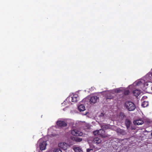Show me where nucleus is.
<instances>
[{
    "mask_svg": "<svg viewBox=\"0 0 152 152\" xmlns=\"http://www.w3.org/2000/svg\"><path fill=\"white\" fill-rule=\"evenodd\" d=\"M99 130H97L95 131H94L93 132V134L94 135H96L97 134L98 135L99 132H98Z\"/></svg>",
    "mask_w": 152,
    "mask_h": 152,
    "instance_id": "obj_22",
    "label": "nucleus"
},
{
    "mask_svg": "<svg viewBox=\"0 0 152 152\" xmlns=\"http://www.w3.org/2000/svg\"><path fill=\"white\" fill-rule=\"evenodd\" d=\"M94 143L99 144L100 143L102 140H101L98 137H95L94 139Z\"/></svg>",
    "mask_w": 152,
    "mask_h": 152,
    "instance_id": "obj_13",
    "label": "nucleus"
},
{
    "mask_svg": "<svg viewBox=\"0 0 152 152\" xmlns=\"http://www.w3.org/2000/svg\"><path fill=\"white\" fill-rule=\"evenodd\" d=\"M151 76L152 77V72L151 74Z\"/></svg>",
    "mask_w": 152,
    "mask_h": 152,
    "instance_id": "obj_27",
    "label": "nucleus"
},
{
    "mask_svg": "<svg viewBox=\"0 0 152 152\" xmlns=\"http://www.w3.org/2000/svg\"><path fill=\"white\" fill-rule=\"evenodd\" d=\"M116 132L119 135H124L126 134V132L124 130L119 128L116 129Z\"/></svg>",
    "mask_w": 152,
    "mask_h": 152,
    "instance_id": "obj_7",
    "label": "nucleus"
},
{
    "mask_svg": "<svg viewBox=\"0 0 152 152\" xmlns=\"http://www.w3.org/2000/svg\"><path fill=\"white\" fill-rule=\"evenodd\" d=\"M99 134L102 137H107V135L105 134V131L104 129H100L98 131Z\"/></svg>",
    "mask_w": 152,
    "mask_h": 152,
    "instance_id": "obj_9",
    "label": "nucleus"
},
{
    "mask_svg": "<svg viewBox=\"0 0 152 152\" xmlns=\"http://www.w3.org/2000/svg\"><path fill=\"white\" fill-rule=\"evenodd\" d=\"M39 147L40 150L42 151L45 149L46 146L47 145L46 141H42V139H40L39 140Z\"/></svg>",
    "mask_w": 152,
    "mask_h": 152,
    "instance_id": "obj_2",
    "label": "nucleus"
},
{
    "mask_svg": "<svg viewBox=\"0 0 152 152\" xmlns=\"http://www.w3.org/2000/svg\"><path fill=\"white\" fill-rule=\"evenodd\" d=\"M74 150L75 152H83V151L79 147H75L74 148Z\"/></svg>",
    "mask_w": 152,
    "mask_h": 152,
    "instance_id": "obj_18",
    "label": "nucleus"
},
{
    "mask_svg": "<svg viewBox=\"0 0 152 152\" xmlns=\"http://www.w3.org/2000/svg\"><path fill=\"white\" fill-rule=\"evenodd\" d=\"M151 90L152 91V86L151 87Z\"/></svg>",
    "mask_w": 152,
    "mask_h": 152,
    "instance_id": "obj_26",
    "label": "nucleus"
},
{
    "mask_svg": "<svg viewBox=\"0 0 152 152\" xmlns=\"http://www.w3.org/2000/svg\"><path fill=\"white\" fill-rule=\"evenodd\" d=\"M72 140L74 141H75L77 142H81L82 140V138H79L77 137V136L73 137L72 138Z\"/></svg>",
    "mask_w": 152,
    "mask_h": 152,
    "instance_id": "obj_17",
    "label": "nucleus"
},
{
    "mask_svg": "<svg viewBox=\"0 0 152 152\" xmlns=\"http://www.w3.org/2000/svg\"><path fill=\"white\" fill-rule=\"evenodd\" d=\"M143 121L140 119L135 120L134 121V124L135 125H142L143 124Z\"/></svg>",
    "mask_w": 152,
    "mask_h": 152,
    "instance_id": "obj_10",
    "label": "nucleus"
},
{
    "mask_svg": "<svg viewBox=\"0 0 152 152\" xmlns=\"http://www.w3.org/2000/svg\"><path fill=\"white\" fill-rule=\"evenodd\" d=\"M149 104L148 102L144 101L142 104V107H147Z\"/></svg>",
    "mask_w": 152,
    "mask_h": 152,
    "instance_id": "obj_19",
    "label": "nucleus"
},
{
    "mask_svg": "<svg viewBox=\"0 0 152 152\" xmlns=\"http://www.w3.org/2000/svg\"><path fill=\"white\" fill-rule=\"evenodd\" d=\"M79 99L78 96L77 94L74 95L72 97V101L73 102H77Z\"/></svg>",
    "mask_w": 152,
    "mask_h": 152,
    "instance_id": "obj_12",
    "label": "nucleus"
},
{
    "mask_svg": "<svg viewBox=\"0 0 152 152\" xmlns=\"http://www.w3.org/2000/svg\"><path fill=\"white\" fill-rule=\"evenodd\" d=\"M151 136L152 137V132L151 134Z\"/></svg>",
    "mask_w": 152,
    "mask_h": 152,
    "instance_id": "obj_28",
    "label": "nucleus"
},
{
    "mask_svg": "<svg viewBox=\"0 0 152 152\" xmlns=\"http://www.w3.org/2000/svg\"><path fill=\"white\" fill-rule=\"evenodd\" d=\"M121 91H122L120 89H118L117 90V93H120Z\"/></svg>",
    "mask_w": 152,
    "mask_h": 152,
    "instance_id": "obj_25",
    "label": "nucleus"
},
{
    "mask_svg": "<svg viewBox=\"0 0 152 152\" xmlns=\"http://www.w3.org/2000/svg\"><path fill=\"white\" fill-rule=\"evenodd\" d=\"M91 150L92 151L93 149H89V148L87 149V152H90V151H91Z\"/></svg>",
    "mask_w": 152,
    "mask_h": 152,
    "instance_id": "obj_24",
    "label": "nucleus"
},
{
    "mask_svg": "<svg viewBox=\"0 0 152 152\" xmlns=\"http://www.w3.org/2000/svg\"><path fill=\"white\" fill-rule=\"evenodd\" d=\"M71 133L75 137H76L80 136L81 133L77 129H74L72 130Z\"/></svg>",
    "mask_w": 152,
    "mask_h": 152,
    "instance_id": "obj_8",
    "label": "nucleus"
},
{
    "mask_svg": "<svg viewBox=\"0 0 152 152\" xmlns=\"http://www.w3.org/2000/svg\"><path fill=\"white\" fill-rule=\"evenodd\" d=\"M54 152H62V151L60 148H57L54 149Z\"/></svg>",
    "mask_w": 152,
    "mask_h": 152,
    "instance_id": "obj_21",
    "label": "nucleus"
},
{
    "mask_svg": "<svg viewBox=\"0 0 152 152\" xmlns=\"http://www.w3.org/2000/svg\"><path fill=\"white\" fill-rule=\"evenodd\" d=\"M78 109L80 111H83L85 110V107L83 104H80L78 107Z\"/></svg>",
    "mask_w": 152,
    "mask_h": 152,
    "instance_id": "obj_14",
    "label": "nucleus"
},
{
    "mask_svg": "<svg viewBox=\"0 0 152 152\" xmlns=\"http://www.w3.org/2000/svg\"><path fill=\"white\" fill-rule=\"evenodd\" d=\"M56 124L59 128L66 127L67 126L66 122L62 121H58L56 122Z\"/></svg>",
    "mask_w": 152,
    "mask_h": 152,
    "instance_id": "obj_3",
    "label": "nucleus"
},
{
    "mask_svg": "<svg viewBox=\"0 0 152 152\" xmlns=\"http://www.w3.org/2000/svg\"><path fill=\"white\" fill-rule=\"evenodd\" d=\"M129 93H130L129 90H126L124 91L123 93V94L125 95H127L129 94Z\"/></svg>",
    "mask_w": 152,
    "mask_h": 152,
    "instance_id": "obj_20",
    "label": "nucleus"
},
{
    "mask_svg": "<svg viewBox=\"0 0 152 152\" xmlns=\"http://www.w3.org/2000/svg\"><path fill=\"white\" fill-rule=\"evenodd\" d=\"M131 123V121L127 119H126L125 121V124L127 129L130 127Z\"/></svg>",
    "mask_w": 152,
    "mask_h": 152,
    "instance_id": "obj_16",
    "label": "nucleus"
},
{
    "mask_svg": "<svg viewBox=\"0 0 152 152\" xmlns=\"http://www.w3.org/2000/svg\"><path fill=\"white\" fill-rule=\"evenodd\" d=\"M120 116H123V117H124V114L122 112H121L120 113Z\"/></svg>",
    "mask_w": 152,
    "mask_h": 152,
    "instance_id": "obj_23",
    "label": "nucleus"
},
{
    "mask_svg": "<svg viewBox=\"0 0 152 152\" xmlns=\"http://www.w3.org/2000/svg\"><path fill=\"white\" fill-rule=\"evenodd\" d=\"M98 99L99 97L97 96H92L90 99V102L91 104H95Z\"/></svg>",
    "mask_w": 152,
    "mask_h": 152,
    "instance_id": "obj_6",
    "label": "nucleus"
},
{
    "mask_svg": "<svg viewBox=\"0 0 152 152\" xmlns=\"http://www.w3.org/2000/svg\"><path fill=\"white\" fill-rule=\"evenodd\" d=\"M58 147L64 150H66L69 147L68 145L65 142H61L58 144Z\"/></svg>",
    "mask_w": 152,
    "mask_h": 152,
    "instance_id": "obj_4",
    "label": "nucleus"
},
{
    "mask_svg": "<svg viewBox=\"0 0 152 152\" xmlns=\"http://www.w3.org/2000/svg\"><path fill=\"white\" fill-rule=\"evenodd\" d=\"M124 106L125 108L129 111H133L136 108L134 104L130 101L126 102L124 104Z\"/></svg>",
    "mask_w": 152,
    "mask_h": 152,
    "instance_id": "obj_1",
    "label": "nucleus"
},
{
    "mask_svg": "<svg viewBox=\"0 0 152 152\" xmlns=\"http://www.w3.org/2000/svg\"><path fill=\"white\" fill-rule=\"evenodd\" d=\"M101 127L104 129L107 130L110 129L111 128V126L109 124H104L101 126Z\"/></svg>",
    "mask_w": 152,
    "mask_h": 152,
    "instance_id": "obj_11",
    "label": "nucleus"
},
{
    "mask_svg": "<svg viewBox=\"0 0 152 152\" xmlns=\"http://www.w3.org/2000/svg\"><path fill=\"white\" fill-rule=\"evenodd\" d=\"M113 94L109 91L106 92L104 97L106 100L108 99H111L113 98L114 97L113 96Z\"/></svg>",
    "mask_w": 152,
    "mask_h": 152,
    "instance_id": "obj_5",
    "label": "nucleus"
},
{
    "mask_svg": "<svg viewBox=\"0 0 152 152\" xmlns=\"http://www.w3.org/2000/svg\"><path fill=\"white\" fill-rule=\"evenodd\" d=\"M134 95L136 97L138 96L140 94V91L138 90H135L133 91Z\"/></svg>",
    "mask_w": 152,
    "mask_h": 152,
    "instance_id": "obj_15",
    "label": "nucleus"
}]
</instances>
